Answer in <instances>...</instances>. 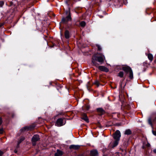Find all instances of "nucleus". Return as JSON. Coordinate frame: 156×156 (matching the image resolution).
<instances>
[{"instance_id":"nucleus-1","label":"nucleus","mask_w":156,"mask_h":156,"mask_svg":"<svg viewBox=\"0 0 156 156\" xmlns=\"http://www.w3.org/2000/svg\"><path fill=\"white\" fill-rule=\"evenodd\" d=\"M105 59L104 55L101 53H97V54L93 55L92 56V62L94 66H98L99 64L97 63L98 61L101 64H102Z\"/></svg>"},{"instance_id":"nucleus-2","label":"nucleus","mask_w":156,"mask_h":156,"mask_svg":"<svg viewBox=\"0 0 156 156\" xmlns=\"http://www.w3.org/2000/svg\"><path fill=\"white\" fill-rule=\"evenodd\" d=\"M71 20V15L70 14H68V16L66 18L63 17L62 20V23H66L68 21H70Z\"/></svg>"},{"instance_id":"nucleus-3","label":"nucleus","mask_w":156,"mask_h":156,"mask_svg":"<svg viewBox=\"0 0 156 156\" xmlns=\"http://www.w3.org/2000/svg\"><path fill=\"white\" fill-rule=\"evenodd\" d=\"M65 124V122H63V119L62 118H59L57 120L55 125L58 126H60L64 125Z\"/></svg>"},{"instance_id":"nucleus-4","label":"nucleus","mask_w":156,"mask_h":156,"mask_svg":"<svg viewBox=\"0 0 156 156\" xmlns=\"http://www.w3.org/2000/svg\"><path fill=\"white\" fill-rule=\"evenodd\" d=\"M39 136L37 135H34L32 138V143L33 145L36 144V142L39 140Z\"/></svg>"},{"instance_id":"nucleus-5","label":"nucleus","mask_w":156,"mask_h":156,"mask_svg":"<svg viewBox=\"0 0 156 156\" xmlns=\"http://www.w3.org/2000/svg\"><path fill=\"white\" fill-rule=\"evenodd\" d=\"M121 136V133L120 131L118 130H116L115 133L113 137L115 140H119L120 137Z\"/></svg>"},{"instance_id":"nucleus-6","label":"nucleus","mask_w":156,"mask_h":156,"mask_svg":"<svg viewBox=\"0 0 156 156\" xmlns=\"http://www.w3.org/2000/svg\"><path fill=\"white\" fill-rule=\"evenodd\" d=\"M81 119L84 120L85 121L87 122H89V119L87 115L84 113H83L81 115Z\"/></svg>"},{"instance_id":"nucleus-7","label":"nucleus","mask_w":156,"mask_h":156,"mask_svg":"<svg viewBox=\"0 0 156 156\" xmlns=\"http://www.w3.org/2000/svg\"><path fill=\"white\" fill-rule=\"evenodd\" d=\"M34 127V126H25L22 128L21 129V130L22 131H23L26 130H31L33 129Z\"/></svg>"},{"instance_id":"nucleus-8","label":"nucleus","mask_w":156,"mask_h":156,"mask_svg":"<svg viewBox=\"0 0 156 156\" xmlns=\"http://www.w3.org/2000/svg\"><path fill=\"white\" fill-rule=\"evenodd\" d=\"M122 69L126 73L129 72L132 70L128 66H123L122 67Z\"/></svg>"},{"instance_id":"nucleus-9","label":"nucleus","mask_w":156,"mask_h":156,"mask_svg":"<svg viewBox=\"0 0 156 156\" xmlns=\"http://www.w3.org/2000/svg\"><path fill=\"white\" fill-rule=\"evenodd\" d=\"M99 69L101 71L105 72H108L109 71L108 69L105 67L103 66H99L98 67Z\"/></svg>"},{"instance_id":"nucleus-10","label":"nucleus","mask_w":156,"mask_h":156,"mask_svg":"<svg viewBox=\"0 0 156 156\" xmlns=\"http://www.w3.org/2000/svg\"><path fill=\"white\" fill-rule=\"evenodd\" d=\"M80 147V146L79 145H72L69 147L70 149H73L74 150H78Z\"/></svg>"},{"instance_id":"nucleus-11","label":"nucleus","mask_w":156,"mask_h":156,"mask_svg":"<svg viewBox=\"0 0 156 156\" xmlns=\"http://www.w3.org/2000/svg\"><path fill=\"white\" fill-rule=\"evenodd\" d=\"M63 154V152L58 149L56 151V152L55 154V156H61Z\"/></svg>"},{"instance_id":"nucleus-12","label":"nucleus","mask_w":156,"mask_h":156,"mask_svg":"<svg viewBox=\"0 0 156 156\" xmlns=\"http://www.w3.org/2000/svg\"><path fill=\"white\" fill-rule=\"evenodd\" d=\"M97 111L100 115H102L104 114L105 112V111L101 108H98L97 109Z\"/></svg>"},{"instance_id":"nucleus-13","label":"nucleus","mask_w":156,"mask_h":156,"mask_svg":"<svg viewBox=\"0 0 156 156\" xmlns=\"http://www.w3.org/2000/svg\"><path fill=\"white\" fill-rule=\"evenodd\" d=\"M90 154L92 156H98V153L97 150H94L90 151Z\"/></svg>"},{"instance_id":"nucleus-14","label":"nucleus","mask_w":156,"mask_h":156,"mask_svg":"<svg viewBox=\"0 0 156 156\" xmlns=\"http://www.w3.org/2000/svg\"><path fill=\"white\" fill-rule=\"evenodd\" d=\"M148 58L149 59L150 61L151 62L153 60V56L151 54H149L147 55Z\"/></svg>"},{"instance_id":"nucleus-15","label":"nucleus","mask_w":156,"mask_h":156,"mask_svg":"<svg viewBox=\"0 0 156 156\" xmlns=\"http://www.w3.org/2000/svg\"><path fill=\"white\" fill-rule=\"evenodd\" d=\"M65 36L66 38L68 39L69 37V32L68 30H66L65 33Z\"/></svg>"},{"instance_id":"nucleus-16","label":"nucleus","mask_w":156,"mask_h":156,"mask_svg":"<svg viewBox=\"0 0 156 156\" xmlns=\"http://www.w3.org/2000/svg\"><path fill=\"white\" fill-rule=\"evenodd\" d=\"M131 133V131L129 129H128L125 131V134L126 135H129Z\"/></svg>"},{"instance_id":"nucleus-17","label":"nucleus","mask_w":156,"mask_h":156,"mask_svg":"<svg viewBox=\"0 0 156 156\" xmlns=\"http://www.w3.org/2000/svg\"><path fill=\"white\" fill-rule=\"evenodd\" d=\"M129 77L130 79H132L133 78V74L132 70H131L129 72Z\"/></svg>"},{"instance_id":"nucleus-18","label":"nucleus","mask_w":156,"mask_h":156,"mask_svg":"<svg viewBox=\"0 0 156 156\" xmlns=\"http://www.w3.org/2000/svg\"><path fill=\"white\" fill-rule=\"evenodd\" d=\"M25 139L24 137H22L20 138V140L18 141V145L22 141H23Z\"/></svg>"},{"instance_id":"nucleus-19","label":"nucleus","mask_w":156,"mask_h":156,"mask_svg":"<svg viewBox=\"0 0 156 156\" xmlns=\"http://www.w3.org/2000/svg\"><path fill=\"white\" fill-rule=\"evenodd\" d=\"M124 75V73L123 72L121 71L119 73L118 76L120 77H123Z\"/></svg>"},{"instance_id":"nucleus-20","label":"nucleus","mask_w":156,"mask_h":156,"mask_svg":"<svg viewBox=\"0 0 156 156\" xmlns=\"http://www.w3.org/2000/svg\"><path fill=\"white\" fill-rule=\"evenodd\" d=\"M115 141L114 144L113 145V147H115L116 146L118 143V141L119 140H115Z\"/></svg>"},{"instance_id":"nucleus-21","label":"nucleus","mask_w":156,"mask_h":156,"mask_svg":"<svg viewBox=\"0 0 156 156\" xmlns=\"http://www.w3.org/2000/svg\"><path fill=\"white\" fill-rule=\"evenodd\" d=\"M96 46H97V47L98 48V50L99 51H101V50H102V48H101V46L98 44H97L96 45Z\"/></svg>"},{"instance_id":"nucleus-22","label":"nucleus","mask_w":156,"mask_h":156,"mask_svg":"<svg viewBox=\"0 0 156 156\" xmlns=\"http://www.w3.org/2000/svg\"><path fill=\"white\" fill-rule=\"evenodd\" d=\"M86 23L84 21H82L80 23V25L81 27H84L85 26Z\"/></svg>"},{"instance_id":"nucleus-23","label":"nucleus","mask_w":156,"mask_h":156,"mask_svg":"<svg viewBox=\"0 0 156 156\" xmlns=\"http://www.w3.org/2000/svg\"><path fill=\"white\" fill-rule=\"evenodd\" d=\"M94 84L96 85L98 87L99 86V82L97 80L95 81L94 82Z\"/></svg>"},{"instance_id":"nucleus-24","label":"nucleus","mask_w":156,"mask_h":156,"mask_svg":"<svg viewBox=\"0 0 156 156\" xmlns=\"http://www.w3.org/2000/svg\"><path fill=\"white\" fill-rule=\"evenodd\" d=\"M4 4V2L3 1H0V6L2 7Z\"/></svg>"},{"instance_id":"nucleus-25","label":"nucleus","mask_w":156,"mask_h":156,"mask_svg":"<svg viewBox=\"0 0 156 156\" xmlns=\"http://www.w3.org/2000/svg\"><path fill=\"white\" fill-rule=\"evenodd\" d=\"M86 109L88 110L90 108V106L88 105H87L86 106Z\"/></svg>"},{"instance_id":"nucleus-26","label":"nucleus","mask_w":156,"mask_h":156,"mask_svg":"<svg viewBox=\"0 0 156 156\" xmlns=\"http://www.w3.org/2000/svg\"><path fill=\"white\" fill-rule=\"evenodd\" d=\"M3 129H0V134H2L3 133Z\"/></svg>"},{"instance_id":"nucleus-27","label":"nucleus","mask_w":156,"mask_h":156,"mask_svg":"<svg viewBox=\"0 0 156 156\" xmlns=\"http://www.w3.org/2000/svg\"><path fill=\"white\" fill-rule=\"evenodd\" d=\"M2 118L1 117H0V126L2 124Z\"/></svg>"},{"instance_id":"nucleus-28","label":"nucleus","mask_w":156,"mask_h":156,"mask_svg":"<svg viewBox=\"0 0 156 156\" xmlns=\"http://www.w3.org/2000/svg\"><path fill=\"white\" fill-rule=\"evenodd\" d=\"M3 154V152L1 151L0 150V156H1Z\"/></svg>"},{"instance_id":"nucleus-29","label":"nucleus","mask_w":156,"mask_h":156,"mask_svg":"<svg viewBox=\"0 0 156 156\" xmlns=\"http://www.w3.org/2000/svg\"><path fill=\"white\" fill-rule=\"evenodd\" d=\"M153 133L154 135L156 136V131H153Z\"/></svg>"},{"instance_id":"nucleus-30","label":"nucleus","mask_w":156,"mask_h":156,"mask_svg":"<svg viewBox=\"0 0 156 156\" xmlns=\"http://www.w3.org/2000/svg\"><path fill=\"white\" fill-rule=\"evenodd\" d=\"M153 151L154 153H156V149L154 150Z\"/></svg>"},{"instance_id":"nucleus-31","label":"nucleus","mask_w":156,"mask_h":156,"mask_svg":"<svg viewBox=\"0 0 156 156\" xmlns=\"http://www.w3.org/2000/svg\"><path fill=\"white\" fill-rule=\"evenodd\" d=\"M17 151L16 150L14 151V152H15V153H17Z\"/></svg>"}]
</instances>
